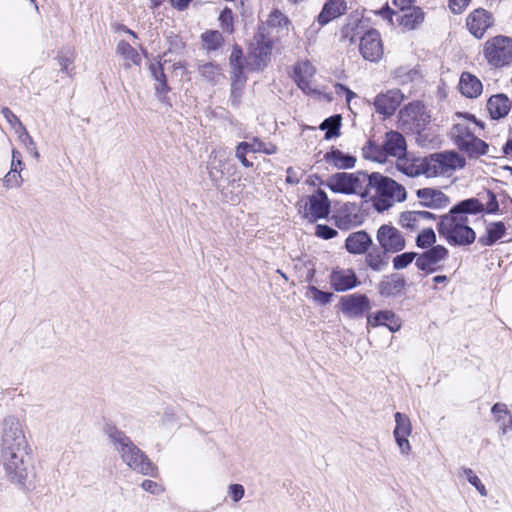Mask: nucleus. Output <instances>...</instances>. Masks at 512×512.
<instances>
[{
	"instance_id": "1",
	"label": "nucleus",
	"mask_w": 512,
	"mask_h": 512,
	"mask_svg": "<svg viewBox=\"0 0 512 512\" xmlns=\"http://www.w3.org/2000/svg\"><path fill=\"white\" fill-rule=\"evenodd\" d=\"M0 466L7 481L25 487L32 471L31 448L23 423L14 416H7L0 424Z\"/></svg>"
},
{
	"instance_id": "2",
	"label": "nucleus",
	"mask_w": 512,
	"mask_h": 512,
	"mask_svg": "<svg viewBox=\"0 0 512 512\" xmlns=\"http://www.w3.org/2000/svg\"><path fill=\"white\" fill-rule=\"evenodd\" d=\"M482 212H484V204L479 199H465L441 217L438 232L450 244L470 245L475 241L476 233L470 226L469 215Z\"/></svg>"
},
{
	"instance_id": "3",
	"label": "nucleus",
	"mask_w": 512,
	"mask_h": 512,
	"mask_svg": "<svg viewBox=\"0 0 512 512\" xmlns=\"http://www.w3.org/2000/svg\"><path fill=\"white\" fill-rule=\"evenodd\" d=\"M107 436L122 462L131 470L145 476H157V466L123 431L109 428Z\"/></svg>"
},
{
	"instance_id": "4",
	"label": "nucleus",
	"mask_w": 512,
	"mask_h": 512,
	"mask_svg": "<svg viewBox=\"0 0 512 512\" xmlns=\"http://www.w3.org/2000/svg\"><path fill=\"white\" fill-rule=\"evenodd\" d=\"M476 127L477 122L473 116L457 114L450 131L454 144L470 157L488 153V145L475 136Z\"/></svg>"
},
{
	"instance_id": "5",
	"label": "nucleus",
	"mask_w": 512,
	"mask_h": 512,
	"mask_svg": "<svg viewBox=\"0 0 512 512\" xmlns=\"http://www.w3.org/2000/svg\"><path fill=\"white\" fill-rule=\"evenodd\" d=\"M371 190H374V207L379 212L406 199V190L401 184L377 172L370 174L369 193Z\"/></svg>"
},
{
	"instance_id": "6",
	"label": "nucleus",
	"mask_w": 512,
	"mask_h": 512,
	"mask_svg": "<svg viewBox=\"0 0 512 512\" xmlns=\"http://www.w3.org/2000/svg\"><path fill=\"white\" fill-rule=\"evenodd\" d=\"M370 174L365 172H337L327 179V186L335 193L369 196Z\"/></svg>"
},
{
	"instance_id": "7",
	"label": "nucleus",
	"mask_w": 512,
	"mask_h": 512,
	"mask_svg": "<svg viewBox=\"0 0 512 512\" xmlns=\"http://www.w3.org/2000/svg\"><path fill=\"white\" fill-rule=\"evenodd\" d=\"M426 158V177L450 176L464 166V159L456 152L436 153Z\"/></svg>"
},
{
	"instance_id": "8",
	"label": "nucleus",
	"mask_w": 512,
	"mask_h": 512,
	"mask_svg": "<svg viewBox=\"0 0 512 512\" xmlns=\"http://www.w3.org/2000/svg\"><path fill=\"white\" fill-rule=\"evenodd\" d=\"M483 55L492 66L509 64L512 61V39L502 35L488 39L484 44Z\"/></svg>"
},
{
	"instance_id": "9",
	"label": "nucleus",
	"mask_w": 512,
	"mask_h": 512,
	"mask_svg": "<svg viewBox=\"0 0 512 512\" xmlns=\"http://www.w3.org/2000/svg\"><path fill=\"white\" fill-rule=\"evenodd\" d=\"M299 212L309 222H316L326 218L330 213V201L323 190H316L313 194L298 202Z\"/></svg>"
},
{
	"instance_id": "10",
	"label": "nucleus",
	"mask_w": 512,
	"mask_h": 512,
	"mask_svg": "<svg viewBox=\"0 0 512 512\" xmlns=\"http://www.w3.org/2000/svg\"><path fill=\"white\" fill-rule=\"evenodd\" d=\"M378 13L391 24H394L393 17H396V22L405 31L417 29L425 19V13L422 8L415 5L398 13L386 5Z\"/></svg>"
},
{
	"instance_id": "11",
	"label": "nucleus",
	"mask_w": 512,
	"mask_h": 512,
	"mask_svg": "<svg viewBox=\"0 0 512 512\" xmlns=\"http://www.w3.org/2000/svg\"><path fill=\"white\" fill-rule=\"evenodd\" d=\"M399 119L405 126L415 129H422L430 121V115L421 102H412L402 108L399 112Z\"/></svg>"
},
{
	"instance_id": "12",
	"label": "nucleus",
	"mask_w": 512,
	"mask_h": 512,
	"mask_svg": "<svg viewBox=\"0 0 512 512\" xmlns=\"http://www.w3.org/2000/svg\"><path fill=\"white\" fill-rule=\"evenodd\" d=\"M359 49L365 60L371 62L379 61L384 53L380 33L375 29L367 31L361 37Z\"/></svg>"
},
{
	"instance_id": "13",
	"label": "nucleus",
	"mask_w": 512,
	"mask_h": 512,
	"mask_svg": "<svg viewBox=\"0 0 512 512\" xmlns=\"http://www.w3.org/2000/svg\"><path fill=\"white\" fill-rule=\"evenodd\" d=\"M340 311L348 318H360L370 309V300L364 294L342 296L339 301Z\"/></svg>"
},
{
	"instance_id": "14",
	"label": "nucleus",
	"mask_w": 512,
	"mask_h": 512,
	"mask_svg": "<svg viewBox=\"0 0 512 512\" xmlns=\"http://www.w3.org/2000/svg\"><path fill=\"white\" fill-rule=\"evenodd\" d=\"M377 241L387 253H396L405 247V240L401 232L390 225H382L378 229Z\"/></svg>"
},
{
	"instance_id": "15",
	"label": "nucleus",
	"mask_w": 512,
	"mask_h": 512,
	"mask_svg": "<svg viewBox=\"0 0 512 512\" xmlns=\"http://www.w3.org/2000/svg\"><path fill=\"white\" fill-rule=\"evenodd\" d=\"M329 284L336 292H345L357 287L360 282L353 269L335 267L329 275Z\"/></svg>"
},
{
	"instance_id": "16",
	"label": "nucleus",
	"mask_w": 512,
	"mask_h": 512,
	"mask_svg": "<svg viewBox=\"0 0 512 512\" xmlns=\"http://www.w3.org/2000/svg\"><path fill=\"white\" fill-rule=\"evenodd\" d=\"M395 418V429L393 432L395 441L399 447L400 453L402 455H408L411 451V445L408 440L412 432V424L409 417L400 412H396L394 415Z\"/></svg>"
},
{
	"instance_id": "17",
	"label": "nucleus",
	"mask_w": 512,
	"mask_h": 512,
	"mask_svg": "<svg viewBox=\"0 0 512 512\" xmlns=\"http://www.w3.org/2000/svg\"><path fill=\"white\" fill-rule=\"evenodd\" d=\"M447 256L448 250L442 245H437L419 255L415 264L418 269L426 273H433L439 269L438 264L445 260Z\"/></svg>"
},
{
	"instance_id": "18",
	"label": "nucleus",
	"mask_w": 512,
	"mask_h": 512,
	"mask_svg": "<svg viewBox=\"0 0 512 512\" xmlns=\"http://www.w3.org/2000/svg\"><path fill=\"white\" fill-rule=\"evenodd\" d=\"M404 99V95L400 90H389L376 96L374 107L377 113L384 116H391L400 106Z\"/></svg>"
},
{
	"instance_id": "19",
	"label": "nucleus",
	"mask_w": 512,
	"mask_h": 512,
	"mask_svg": "<svg viewBox=\"0 0 512 512\" xmlns=\"http://www.w3.org/2000/svg\"><path fill=\"white\" fill-rule=\"evenodd\" d=\"M492 15L484 9H476L469 14L466 25L476 38H482L486 30L492 25Z\"/></svg>"
},
{
	"instance_id": "20",
	"label": "nucleus",
	"mask_w": 512,
	"mask_h": 512,
	"mask_svg": "<svg viewBox=\"0 0 512 512\" xmlns=\"http://www.w3.org/2000/svg\"><path fill=\"white\" fill-rule=\"evenodd\" d=\"M417 198L422 206L439 209L448 206L449 197L442 191L433 188H422L417 190Z\"/></svg>"
},
{
	"instance_id": "21",
	"label": "nucleus",
	"mask_w": 512,
	"mask_h": 512,
	"mask_svg": "<svg viewBox=\"0 0 512 512\" xmlns=\"http://www.w3.org/2000/svg\"><path fill=\"white\" fill-rule=\"evenodd\" d=\"M367 326H386L391 332H397L401 328V321L393 312L384 310L368 314Z\"/></svg>"
},
{
	"instance_id": "22",
	"label": "nucleus",
	"mask_w": 512,
	"mask_h": 512,
	"mask_svg": "<svg viewBox=\"0 0 512 512\" xmlns=\"http://www.w3.org/2000/svg\"><path fill=\"white\" fill-rule=\"evenodd\" d=\"M383 146L387 157L392 156L400 159L405 155L406 142L402 134L397 131H390L385 134Z\"/></svg>"
},
{
	"instance_id": "23",
	"label": "nucleus",
	"mask_w": 512,
	"mask_h": 512,
	"mask_svg": "<svg viewBox=\"0 0 512 512\" xmlns=\"http://www.w3.org/2000/svg\"><path fill=\"white\" fill-rule=\"evenodd\" d=\"M235 53L231 54L230 64H231V99L233 103H238L242 90L246 83V77L243 74V66L236 65L234 62Z\"/></svg>"
},
{
	"instance_id": "24",
	"label": "nucleus",
	"mask_w": 512,
	"mask_h": 512,
	"mask_svg": "<svg viewBox=\"0 0 512 512\" xmlns=\"http://www.w3.org/2000/svg\"><path fill=\"white\" fill-rule=\"evenodd\" d=\"M433 218L434 215L428 211H405L401 213L399 223L403 228L415 231L422 228L425 221Z\"/></svg>"
},
{
	"instance_id": "25",
	"label": "nucleus",
	"mask_w": 512,
	"mask_h": 512,
	"mask_svg": "<svg viewBox=\"0 0 512 512\" xmlns=\"http://www.w3.org/2000/svg\"><path fill=\"white\" fill-rule=\"evenodd\" d=\"M347 9L345 0H327L322 11L318 15V23L323 26L331 20L341 16Z\"/></svg>"
},
{
	"instance_id": "26",
	"label": "nucleus",
	"mask_w": 512,
	"mask_h": 512,
	"mask_svg": "<svg viewBox=\"0 0 512 512\" xmlns=\"http://www.w3.org/2000/svg\"><path fill=\"white\" fill-rule=\"evenodd\" d=\"M372 244V239L365 231H357L351 233L346 241L345 247L351 254H363Z\"/></svg>"
},
{
	"instance_id": "27",
	"label": "nucleus",
	"mask_w": 512,
	"mask_h": 512,
	"mask_svg": "<svg viewBox=\"0 0 512 512\" xmlns=\"http://www.w3.org/2000/svg\"><path fill=\"white\" fill-rule=\"evenodd\" d=\"M510 108L511 102L504 94L492 95L487 101V110L492 119H500L507 116Z\"/></svg>"
},
{
	"instance_id": "28",
	"label": "nucleus",
	"mask_w": 512,
	"mask_h": 512,
	"mask_svg": "<svg viewBox=\"0 0 512 512\" xmlns=\"http://www.w3.org/2000/svg\"><path fill=\"white\" fill-rule=\"evenodd\" d=\"M481 81L471 73L463 72L459 81V90L467 98H476L482 92Z\"/></svg>"
},
{
	"instance_id": "29",
	"label": "nucleus",
	"mask_w": 512,
	"mask_h": 512,
	"mask_svg": "<svg viewBox=\"0 0 512 512\" xmlns=\"http://www.w3.org/2000/svg\"><path fill=\"white\" fill-rule=\"evenodd\" d=\"M295 81L299 88L306 91L310 89V82L315 74V68L309 61H302L294 68Z\"/></svg>"
},
{
	"instance_id": "30",
	"label": "nucleus",
	"mask_w": 512,
	"mask_h": 512,
	"mask_svg": "<svg viewBox=\"0 0 512 512\" xmlns=\"http://www.w3.org/2000/svg\"><path fill=\"white\" fill-rule=\"evenodd\" d=\"M426 158H418L412 161L400 158L397 168L409 177L426 176Z\"/></svg>"
},
{
	"instance_id": "31",
	"label": "nucleus",
	"mask_w": 512,
	"mask_h": 512,
	"mask_svg": "<svg viewBox=\"0 0 512 512\" xmlns=\"http://www.w3.org/2000/svg\"><path fill=\"white\" fill-rule=\"evenodd\" d=\"M324 159L337 169H351L355 167L356 158L352 155L345 154L341 150L335 149L327 152Z\"/></svg>"
},
{
	"instance_id": "32",
	"label": "nucleus",
	"mask_w": 512,
	"mask_h": 512,
	"mask_svg": "<svg viewBox=\"0 0 512 512\" xmlns=\"http://www.w3.org/2000/svg\"><path fill=\"white\" fill-rule=\"evenodd\" d=\"M365 263L374 271H382L388 264L387 252L382 248L373 247L366 251Z\"/></svg>"
},
{
	"instance_id": "33",
	"label": "nucleus",
	"mask_w": 512,
	"mask_h": 512,
	"mask_svg": "<svg viewBox=\"0 0 512 512\" xmlns=\"http://www.w3.org/2000/svg\"><path fill=\"white\" fill-rule=\"evenodd\" d=\"M491 412L494 414L496 421L503 434L512 430V416L507 410V406L503 403H496L493 405Z\"/></svg>"
},
{
	"instance_id": "34",
	"label": "nucleus",
	"mask_w": 512,
	"mask_h": 512,
	"mask_svg": "<svg viewBox=\"0 0 512 512\" xmlns=\"http://www.w3.org/2000/svg\"><path fill=\"white\" fill-rule=\"evenodd\" d=\"M487 235L479 238V243L483 246H491L501 239L506 231L505 224L501 221L491 223L487 227Z\"/></svg>"
},
{
	"instance_id": "35",
	"label": "nucleus",
	"mask_w": 512,
	"mask_h": 512,
	"mask_svg": "<svg viewBox=\"0 0 512 512\" xmlns=\"http://www.w3.org/2000/svg\"><path fill=\"white\" fill-rule=\"evenodd\" d=\"M362 155L365 159L378 163H384L387 160V155L384 146L377 145L373 141H368L362 148Z\"/></svg>"
},
{
	"instance_id": "36",
	"label": "nucleus",
	"mask_w": 512,
	"mask_h": 512,
	"mask_svg": "<svg viewBox=\"0 0 512 512\" xmlns=\"http://www.w3.org/2000/svg\"><path fill=\"white\" fill-rule=\"evenodd\" d=\"M222 157H223V155H221L220 152L213 151L211 154L210 160L208 162V166H207L208 174H209L210 179L213 182H217L224 175V172L222 169L224 160L222 159Z\"/></svg>"
},
{
	"instance_id": "37",
	"label": "nucleus",
	"mask_w": 512,
	"mask_h": 512,
	"mask_svg": "<svg viewBox=\"0 0 512 512\" xmlns=\"http://www.w3.org/2000/svg\"><path fill=\"white\" fill-rule=\"evenodd\" d=\"M203 47L208 51H215L223 46L224 39L217 30L206 31L201 35Z\"/></svg>"
},
{
	"instance_id": "38",
	"label": "nucleus",
	"mask_w": 512,
	"mask_h": 512,
	"mask_svg": "<svg viewBox=\"0 0 512 512\" xmlns=\"http://www.w3.org/2000/svg\"><path fill=\"white\" fill-rule=\"evenodd\" d=\"M117 53L120 54L126 61L127 65H139L141 62L138 52L127 42L120 41L117 45Z\"/></svg>"
},
{
	"instance_id": "39",
	"label": "nucleus",
	"mask_w": 512,
	"mask_h": 512,
	"mask_svg": "<svg viewBox=\"0 0 512 512\" xmlns=\"http://www.w3.org/2000/svg\"><path fill=\"white\" fill-rule=\"evenodd\" d=\"M199 72L207 81L217 83L223 77L222 69L214 63H205L199 67Z\"/></svg>"
},
{
	"instance_id": "40",
	"label": "nucleus",
	"mask_w": 512,
	"mask_h": 512,
	"mask_svg": "<svg viewBox=\"0 0 512 512\" xmlns=\"http://www.w3.org/2000/svg\"><path fill=\"white\" fill-rule=\"evenodd\" d=\"M341 124V117L339 115L327 118L320 125L321 130H327L325 139H331L339 135V128Z\"/></svg>"
},
{
	"instance_id": "41",
	"label": "nucleus",
	"mask_w": 512,
	"mask_h": 512,
	"mask_svg": "<svg viewBox=\"0 0 512 512\" xmlns=\"http://www.w3.org/2000/svg\"><path fill=\"white\" fill-rule=\"evenodd\" d=\"M289 24L288 18L278 10L271 12L267 19V25L271 28H280L281 30L288 31Z\"/></svg>"
},
{
	"instance_id": "42",
	"label": "nucleus",
	"mask_w": 512,
	"mask_h": 512,
	"mask_svg": "<svg viewBox=\"0 0 512 512\" xmlns=\"http://www.w3.org/2000/svg\"><path fill=\"white\" fill-rule=\"evenodd\" d=\"M19 133V140L26 148L27 152L32 155L35 159H39V152L37 150L36 144L32 137L27 132L26 128L23 127L20 130H17Z\"/></svg>"
},
{
	"instance_id": "43",
	"label": "nucleus",
	"mask_w": 512,
	"mask_h": 512,
	"mask_svg": "<svg viewBox=\"0 0 512 512\" xmlns=\"http://www.w3.org/2000/svg\"><path fill=\"white\" fill-rule=\"evenodd\" d=\"M335 220L336 226L341 230H348L360 224L357 215L351 216L349 214H345L344 212H340L337 216H335Z\"/></svg>"
},
{
	"instance_id": "44",
	"label": "nucleus",
	"mask_w": 512,
	"mask_h": 512,
	"mask_svg": "<svg viewBox=\"0 0 512 512\" xmlns=\"http://www.w3.org/2000/svg\"><path fill=\"white\" fill-rule=\"evenodd\" d=\"M250 152L257 153L263 152L268 155L275 154L277 152V147L271 143H264L258 139H254L253 142L248 143Z\"/></svg>"
},
{
	"instance_id": "45",
	"label": "nucleus",
	"mask_w": 512,
	"mask_h": 512,
	"mask_svg": "<svg viewBox=\"0 0 512 512\" xmlns=\"http://www.w3.org/2000/svg\"><path fill=\"white\" fill-rule=\"evenodd\" d=\"M436 241V236L434 231L431 228H423L422 231L417 236V246L421 248H427L434 244Z\"/></svg>"
},
{
	"instance_id": "46",
	"label": "nucleus",
	"mask_w": 512,
	"mask_h": 512,
	"mask_svg": "<svg viewBox=\"0 0 512 512\" xmlns=\"http://www.w3.org/2000/svg\"><path fill=\"white\" fill-rule=\"evenodd\" d=\"M23 178L20 171H16L15 168L10 171L3 178V185L6 188H18L22 185Z\"/></svg>"
},
{
	"instance_id": "47",
	"label": "nucleus",
	"mask_w": 512,
	"mask_h": 512,
	"mask_svg": "<svg viewBox=\"0 0 512 512\" xmlns=\"http://www.w3.org/2000/svg\"><path fill=\"white\" fill-rule=\"evenodd\" d=\"M308 294L313 301L321 305L328 304L333 297V294L331 292L321 291L314 286H310L308 288Z\"/></svg>"
},
{
	"instance_id": "48",
	"label": "nucleus",
	"mask_w": 512,
	"mask_h": 512,
	"mask_svg": "<svg viewBox=\"0 0 512 512\" xmlns=\"http://www.w3.org/2000/svg\"><path fill=\"white\" fill-rule=\"evenodd\" d=\"M463 473L467 481L477 489L481 496H487V490L485 486L481 483L479 477L473 472L472 469L464 468Z\"/></svg>"
},
{
	"instance_id": "49",
	"label": "nucleus",
	"mask_w": 512,
	"mask_h": 512,
	"mask_svg": "<svg viewBox=\"0 0 512 512\" xmlns=\"http://www.w3.org/2000/svg\"><path fill=\"white\" fill-rule=\"evenodd\" d=\"M417 256L414 252H406L402 253L400 255H397L393 259V267L396 270L404 269L406 268Z\"/></svg>"
},
{
	"instance_id": "50",
	"label": "nucleus",
	"mask_w": 512,
	"mask_h": 512,
	"mask_svg": "<svg viewBox=\"0 0 512 512\" xmlns=\"http://www.w3.org/2000/svg\"><path fill=\"white\" fill-rule=\"evenodd\" d=\"M250 152L248 142H241L236 147L235 156L244 167H251L253 164L248 161L246 154Z\"/></svg>"
},
{
	"instance_id": "51",
	"label": "nucleus",
	"mask_w": 512,
	"mask_h": 512,
	"mask_svg": "<svg viewBox=\"0 0 512 512\" xmlns=\"http://www.w3.org/2000/svg\"><path fill=\"white\" fill-rule=\"evenodd\" d=\"M219 21L221 23L222 28L229 33L233 32V14L232 11L228 8H225L220 16Z\"/></svg>"
},
{
	"instance_id": "52",
	"label": "nucleus",
	"mask_w": 512,
	"mask_h": 512,
	"mask_svg": "<svg viewBox=\"0 0 512 512\" xmlns=\"http://www.w3.org/2000/svg\"><path fill=\"white\" fill-rule=\"evenodd\" d=\"M315 235L319 238L328 240L337 235V231L327 225L319 224L315 227Z\"/></svg>"
},
{
	"instance_id": "53",
	"label": "nucleus",
	"mask_w": 512,
	"mask_h": 512,
	"mask_svg": "<svg viewBox=\"0 0 512 512\" xmlns=\"http://www.w3.org/2000/svg\"><path fill=\"white\" fill-rule=\"evenodd\" d=\"M245 494V489L241 484H230L228 486V495L234 502L240 501Z\"/></svg>"
},
{
	"instance_id": "54",
	"label": "nucleus",
	"mask_w": 512,
	"mask_h": 512,
	"mask_svg": "<svg viewBox=\"0 0 512 512\" xmlns=\"http://www.w3.org/2000/svg\"><path fill=\"white\" fill-rule=\"evenodd\" d=\"M168 86L166 84V77L163 71H160L159 81L155 84L156 94L161 101L164 100L166 93L168 92Z\"/></svg>"
},
{
	"instance_id": "55",
	"label": "nucleus",
	"mask_w": 512,
	"mask_h": 512,
	"mask_svg": "<svg viewBox=\"0 0 512 512\" xmlns=\"http://www.w3.org/2000/svg\"><path fill=\"white\" fill-rule=\"evenodd\" d=\"M141 487L146 492H149L154 495H160L164 492V488L153 480H144L141 484Z\"/></svg>"
},
{
	"instance_id": "56",
	"label": "nucleus",
	"mask_w": 512,
	"mask_h": 512,
	"mask_svg": "<svg viewBox=\"0 0 512 512\" xmlns=\"http://www.w3.org/2000/svg\"><path fill=\"white\" fill-rule=\"evenodd\" d=\"M2 114L10 125H12L14 128H18L17 130H20L24 127L18 117L9 108H3Z\"/></svg>"
},
{
	"instance_id": "57",
	"label": "nucleus",
	"mask_w": 512,
	"mask_h": 512,
	"mask_svg": "<svg viewBox=\"0 0 512 512\" xmlns=\"http://www.w3.org/2000/svg\"><path fill=\"white\" fill-rule=\"evenodd\" d=\"M471 0H450L449 7L455 14L462 13Z\"/></svg>"
},
{
	"instance_id": "58",
	"label": "nucleus",
	"mask_w": 512,
	"mask_h": 512,
	"mask_svg": "<svg viewBox=\"0 0 512 512\" xmlns=\"http://www.w3.org/2000/svg\"><path fill=\"white\" fill-rule=\"evenodd\" d=\"M487 197L489 201L486 206L484 205V211H486L487 213H495L496 211H498V202L496 200V196L493 192L488 191Z\"/></svg>"
},
{
	"instance_id": "59",
	"label": "nucleus",
	"mask_w": 512,
	"mask_h": 512,
	"mask_svg": "<svg viewBox=\"0 0 512 512\" xmlns=\"http://www.w3.org/2000/svg\"><path fill=\"white\" fill-rule=\"evenodd\" d=\"M23 162L21 159V153L15 149L12 150V160H11V167L10 169L15 168L16 171H22L23 170Z\"/></svg>"
},
{
	"instance_id": "60",
	"label": "nucleus",
	"mask_w": 512,
	"mask_h": 512,
	"mask_svg": "<svg viewBox=\"0 0 512 512\" xmlns=\"http://www.w3.org/2000/svg\"><path fill=\"white\" fill-rule=\"evenodd\" d=\"M73 62V59L71 57H68L66 55H60L58 56V64L61 68V71L70 74V66Z\"/></svg>"
},
{
	"instance_id": "61",
	"label": "nucleus",
	"mask_w": 512,
	"mask_h": 512,
	"mask_svg": "<svg viewBox=\"0 0 512 512\" xmlns=\"http://www.w3.org/2000/svg\"><path fill=\"white\" fill-rule=\"evenodd\" d=\"M286 182L289 184H297L300 181L299 175L296 170L292 167L287 168L286 170Z\"/></svg>"
},
{
	"instance_id": "62",
	"label": "nucleus",
	"mask_w": 512,
	"mask_h": 512,
	"mask_svg": "<svg viewBox=\"0 0 512 512\" xmlns=\"http://www.w3.org/2000/svg\"><path fill=\"white\" fill-rule=\"evenodd\" d=\"M393 4L399 9V12L404 11V9H408L414 6L415 0H392Z\"/></svg>"
},
{
	"instance_id": "63",
	"label": "nucleus",
	"mask_w": 512,
	"mask_h": 512,
	"mask_svg": "<svg viewBox=\"0 0 512 512\" xmlns=\"http://www.w3.org/2000/svg\"><path fill=\"white\" fill-rule=\"evenodd\" d=\"M336 88L346 93V101L348 104H350L351 100L356 97V94L353 91L342 84H338Z\"/></svg>"
},
{
	"instance_id": "64",
	"label": "nucleus",
	"mask_w": 512,
	"mask_h": 512,
	"mask_svg": "<svg viewBox=\"0 0 512 512\" xmlns=\"http://www.w3.org/2000/svg\"><path fill=\"white\" fill-rule=\"evenodd\" d=\"M191 1L192 0H171V5L178 10H184Z\"/></svg>"
}]
</instances>
